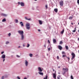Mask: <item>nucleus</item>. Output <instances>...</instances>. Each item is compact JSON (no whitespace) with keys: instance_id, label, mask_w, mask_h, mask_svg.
<instances>
[{"instance_id":"nucleus-37","label":"nucleus","mask_w":79,"mask_h":79,"mask_svg":"<svg viewBox=\"0 0 79 79\" xmlns=\"http://www.w3.org/2000/svg\"><path fill=\"white\" fill-rule=\"evenodd\" d=\"M17 79H21V78L19 77V76H18L17 77Z\"/></svg>"},{"instance_id":"nucleus-16","label":"nucleus","mask_w":79,"mask_h":79,"mask_svg":"<svg viewBox=\"0 0 79 79\" xmlns=\"http://www.w3.org/2000/svg\"><path fill=\"white\" fill-rule=\"evenodd\" d=\"M1 15L3 16H7V15L4 14H2Z\"/></svg>"},{"instance_id":"nucleus-29","label":"nucleus","mask_w":79,"mask_h":79,"mask_svg":"<svg viewBox=\"0 0 79 79\" xmlns=\"http://www.w3.org/2000/svg\"><path fill=\"white\" fill-rule=\"evenodd\" d=\"M66 57V55H63L62 56V57L63 58H64V57Z\"/></svg>"},{"instance_id":"nucleus-26","label":"nucleus","mask_w":79,"mask_h":79,"mask_svg":"<svg viewBox=\"0 0 79 79\" xmlns=\"http://www.w3.org/2000/svg\"><path fill=\"white\" fill-rule=\"evenodd\" d=\"M73 17H72L71 16V17H70L69 18V19H73Z\"/></svg>"},{"instance_id":"nucleus-57","label":"nucleus","mask_w":79,"mask_h":79,"mask_svg":"<svg viewBox=\"0 0 79 79\" xmlns=\"http://www.w3.org/2000/svg\"><path fill=\"white\" fill-rule=\"evenodd\" d=\"M57 79H60V77H57Z\"/></svg>"},{"instance_id":"nucleus-41","label":"nucleus","mask_w":79,"mask_h":79,"mask_svg":"<svg viewBox=\"0 0 79 79\" xmlns=\"http://www.w3.org/2000/svg\"><path fill=\"white\" fill-rule=\"evenodd\" d=\"M77 3L79 5V0H77Z\"/></svg>"},{"instance_id":"nucleus-54","label":"nucleus","mask_w":79,"mask_h":79,"mask_svg":"<svg viewBox=\"0 0 79 79\" xmlns=\"http://www.w3.org/2000/svg\"><path fill=\"white\" fill-rule=\"evenodd\" d=\"M58 74H60V72H59L58 73Z\"/></svg>"},{"instance_id":"nucleus-24","label":"nucleus","mask_w":79,"mask_h":79,"mask_svg":"<svg viewBox=\"0 0 79 79\" xmlns=\"http://www.w3.org/2000/svg\"><path fill=\"white\" fill-rule=\"evenodd\" d=\"M30 46V44H27V48H28Z\"/></svg>"},{"instance_id":"nucleus-15","label":"nucleus","mask_w":79,"mask_h":79,"mask_svg":"<svg viewBox=\"0 0 79 79\" xmlns=\"http://www.w3.org/2000/svg\"><path fill=\"white\" fill-rule=\"evenodd\" d=\"M54 11L56 13H58V9H54Z\"/></svg>"},{"instance_id":"nucleus-11","label":"nucleus","mask_w":79,"mask_h":79,"mask_svg":"<svg viewBox=\"0 0 79 79\" xmlns=\"http://www.w3.org/2000/svg\"><path fill=\"white\" fill-rule=\"evenodd\" d=\"M38 73L40 75H41V76L44 75V73L42 72H38Z\"/></svg>"},{"instance_id":"nucleus-18","label":"nucleus","mask_w":79,"mask_h":79,"mask_svg":"<svg viewBox=\"0 0 79 79\" xmlns=\"http://www.w3.org/2000/svg\"><path fill=\"white\" fill-rule=\"evenodd\" d=\"M20 24H21V26H24V24H23V22H20Z\"/></svg>"},{"instance_id":"nucleus-44","label":"nucleus","mask_w":79,"mask_h":79,"mask_svg":"<svg viewBox=\"0 0 79 79\" xmlns=\"http://www.w3.org/2000/svg\"><path fill=\"white\" fill-rule=\"evenodd\" d=\"M66 57L69 60L70 59L69 57H67V56H66Z\"/></svg>"},{"instance_id":"nucleus-43","label":"nucleus","mask_w":79,"mask_h":79,"mask_svg":"<svg viewBox=\"0 0 79 79\" xmlns=\"http://www.w3.org/2000/svg\"><path fill=\"white\" fill-rule=\"evenodd\" d=\"M4 53V52L3 51L1 52V54L2 55V54H3Z\"/></svg>"},{"instance_id":"nucleus-19","label":"nucleus","mask_w":79,"mask_h":79,"mask_svg":"<svg viewBox=\"0 0 79 79\" xmlns=\"http://www.w3.org/2000/svg\"><path fill=\"white\" fill-rule=\"evenodd\" d=\"M64 29L62 31H61L60 32V33H61V34H63V33H64Z\"/></svg>"},{"instance_id":"nucleus-5","label":"nucleus","mask_w":79,"mask_h":79,"mask_svg":"<svg viewBox=\"0 0 79 79\" xmlns=\"http://www.w3.org/2000/svg\"><path fill=\"white\" fill-rule=\"evenodd\" d=\"M25 64L26 66L27 67L28 66V64H29V62L27 61V60H25Z\"/></svg>"},{"instance_id":"nucleus-42","label":"nucleus","mask_w":79,"mask_h":79,"mask_svg":"<svg viewBox=\"0 0 79 79\" xmlns=\"http://www.w3.org/2000/svg\"><path fill=\"white\" fill-rule=\"evenodd\" d=\"M48 43H49V44L50 43V40H48Z\"/></svg>"},{"instance_id":"nucleus-9","label":"nucleus","mask_w":79,"mask_h":79,"mask_svg":"<svg viewBox=\"0 0 79 79\" xmlns=\"http://www.w3.org/2000/svg\"><path fill=\"white\" fill-rule=\"evenodd\" d=\"M20 5L21 6H24V4L23 2H21L20 3Z\"/></svg>"},{"instance_id":"nucleus-45","label":"nucleus","mask_w":79,"mask_h":79,"mask_svg":"<svg viewBox=\"0 0 79 79\" xmlns=\"http://www.w3.org/2000/svg\"><path fill=\"white\" fill-rule=\"evenodd\" d=\"M5 78H6V77H8V76L6 75L5 76Z\"/></svg>"},{"instance_id":"nucleus-51","label":"nucleus","mask_w":79,"mask_h":79,"mask_svg":"<svg viewBox=\"0 0 79 79\" xmlns=\"http://www.w3.org/2000/svg\"><path fill=\"white\" fill-rule=\"evenodd\" d=\"M23 47H25V45H24V44H23Z\"/></svg>"},{"instance_id":"nucleus-25","label":"nucleus","mask_w":79,"mask_h":79,"mask_svg":"<svg viewBox=\"0 0 79 79\" xmlns=\"http://www.w3.org/2000/svg\"><path fill=\"white\" fill-rule=\"evenodd\" d=\"M76 28H75V30H73V32H76Z\"/></svg>"},{"instance_id":"nucleus-52","label":"nucleus","mask_w":79,"mask_h":79,"mask_svg":"<svg viewBox=\"0 0 79 79\" xmlns=\"http://www.w3.org/2000/svg\"><path fill=\"white\" fill-rule=\"evenodd\" d=\"M32 9L34 10L35 9L34 8V7L32 8Z\"/></svg>"},{"instance_id":"nucleus-36","label":"nucleus","mask_w":79,"mask_h":79,"mask_svg":"<svg viewBox=\"0 0 79 79\" xmlns=\"http://www.w3.org/2000/svg\"><path fill=\"white\" fill-rule=\"evenodd\" d=\"M9 41H7L6 43V44H9Z\"/></svg>"},{"instance_id":"nucleus-61","label":"nucleus","mask_w":79,"mask_h":79,"mask_svg":"<svg viewBox=\"0 0 79 79\" xmlns=\"http://www.w3.org/2000/svg\"><path fill=\"white\" fill-rule=\"evenodd\" d=\"M37 0H34L35 1H37Z\"/></svg>"},{"instance_id":"nucleus-27","label":"nucleus","mask_w":79,"mask_h":79,"mask_svg":"<svg viewBox=\"0 0 79 79\" xmlns=\"http://www.w3.org/2000/svg\"><path fill=\"white\" fill-rule=\"evenodd\" d=\"M65 47V48L67 49V50H68L69 49V48H68V46H66Z\"/></svg>"},{"instance_id":"nucleus-6","label":"nucleus","mask_w":79,"mask_h":79,"mask_svg":"<svg viewBox=\"0 0 79 79\" xmlns=\"http://www.w3.org/2000/svg\"><path fill=\"white\" fill-rule=\"evenodd\" d=\"M6 57V55H5V54H2V55L1 58L2 59L5 58Z\"/></svg>"},{"instance_id":"nucleus-34","label":"nucleus","mask_w":79,"mask_h":79,"mask_svg":"<svg viewBox=\"0 0 79 79\" xmlns=\"http://www.w3.org/2000/svg\"><path fill=\"white\" fill-rule=\"evenodd\" d=\"M57 60H59V59H60V57H59V56H57Z\"/></svg>"},{"instance_id":"nucleus-7","label":"nucleus","mask_w":79,"mask_h":79,"mask_svg":"<svg viewBox=\"0 0 79 79\" xmlns=\"http://www.w3.org/2000/svg\"><path fill=\"white\" fill-rule=\"evenodd\" d=\"M38 71H39V72H42V70L41 69V68L40 67H38Z\"/></svg>"},{"instance_id":"nucleus-2","label":"nucleus","mask_w":79,"mask_h":79,"mask_svg":"<svg viewBox=\"0 0 79 79\" xmlns=\"http://www.w3.org/2000/svg\"><path fill=\"white\" fill-rule=\"evenodd\" d=\"M26 27L27 29L29 30L30 29V23H27L26 25Z\"/></svg>"},{"instance_id":"nucleus-53","label":"nucleus","mask_w":79,"mask_h":79,"mask_svg":"<svg viewBox=\"0 0 79 79\" xmlns=\"http://www.w3.org/2000/svg\"><path fill=\"white\" fill-rule=\"evenodd\" d=\"M18 3L19 4V5H20V2H18Z\"/></svg>"},{"instance_id":"nucleus-46","label":"nucleus","mask_w":79,"mask_h":79,"mask_svg":"<svg viewBox=\"0 0 79 79\" xmlns=\"http://www.w3.org/2000/svg\"><path fill=\"white\" fill-rule=\"evenodd\" d=\"M13 56H14L13 55L11 56V58H13Z\"/></svg>"},{"instance_id":"nucleus-10","label":"nucleus","mask_w":79,"mask_h":79,"mask_svg":"<svg viewBox=\"0 0 79 79\" xmlns=\"http://www.w3.org/2000/svg\"><path fill=\"white\" fill-rule=\"evenodd\" d=\"M60 6H63V1L60 2Z\"/></svg>"},{"instance_id":"nucleus-40","label":"nucleus","mask_w":79,"mask_h":79,"mask_svg":"<svg viewBox=\"0 0 79 79\" xmlns=\"http://www.w3.org/2000/svg\"><path fill=\"white\" fill-rule=\"evenodd\" d=\"M25 18L26 20H28V19H27V18L26 17H25Z\"/></svg>"},{"instance_id":"nucleus-13","label":"nucleus","mask_w":79,"mask_h":79,"mask_svg":"<svg viewBox=\"0 0 79 79\" xmlns=\"http://www.w3.org/2000/svg\"><path fill=\"white\" fill-rule=\"evenodd\" d=\"M39 22L40 24V25H42V24L43 23H42V21L39 20Z\"/></svg>"},{"instance_id":"nucleus-33","label":"nucleus","mask_w":79,"mask_h":79,"mask_svg":"<svg viewBox=\"0 0 79 79\" xmlns=\"http://www.w3.org/2000/svg\"><path fill=\"white\" fill-rule=\"evenodd\" d=\"M63 44V42H62V41H60V42L59 44Z\"/></svg>"},{"instance_id":"nucleus-49","label":"nucleus","mask_w":79,"mask_h":79,"mask_svg":"<svg viewBox=\"0 0 79 79\" xmlns=\"http://www.w3.org/2000/svg\"><path fill=\"white\" fill-rule=\"evenodd\" d=\"M18 48H21V46H19V47H18Z\"/></svg>"},{"instance_id":"nucleus-22","label":"nucleus","mask_w":79,"mask_h":79,"mask_svg":"<svg viewBox=\"0 0 79 79\" xmlns=\"http://www.w3.org/2000/svg\"><path fill=\"white\" fill-rule=\"evenodd\" d=\"M15 21L16 23H18V20L17 19H16L15 20Z\"/></svg>"},{"instance_id":"nucleus-21","label":"nucleus","mask_w":79,"mask_h":79,"mask_svg":"<svg viewBox=\"0 0 79 79\" xmlns=\"http://www.w3.org/2000/svg\"><path fill=\"white\" fill-rule=\"evenodd\" d=\"M47 78H48V76H47V75H46L45 76V77L44 78V79H47Z\"/></svg>"},{"instance_id":"nucleus-17","label":"nucleus","mask_w":79,"mask_h":79,"mask_svg":"<svg viewBox=\"0 0 79 79\" xmlns=\"http://www.w3.org/2000/svg\"><path fill=\"white\" fill-rule=\"evenodd\" d=\"M50 47L49 48H48V51H50V50H51V48H52V47H51V45L50 46Z\"/></svg>"},{"instance_id":"nucleus-32","label":"nucleus","mask_w":79,"mask_h":79,"mask_svg":"<svg viewBox=\"0 0 79 79\" xmlns=\"http://www.w3.org/2000/svg\"><path fill=\"white\" fill-rule=\"evenodd\" d=\"M45 7H46V9H47V8H48V6L47 5H46Z\"/></svg>"},{"instance_id":"nucleus-58","label":"nucleus","mask_w":79,"mask_h":79,"mask_svg":"<svg viewBox=\"0 0 79 79\" xmlns=\"http://www.w3.org/2000/svg\"><path fill=\"white\" fill-rule=\"evenodd\" d=\"M71 24H72V25H73V23H71Z\"/></svg>"},{"instance_id":"nucleus-60","label":"nucleus","mask_w":79,"mask_h":79,"mask_svg":"<svg viewBox=\"0 0 79 79\" xmlns=\"http://www.w3.org/2000/svg\"><path fill=\"white\" fill-rule=\"evenodd\" d=\"M53 71H55V70L54 69H53Z\"/></svg>"},{"instance_id":"nucleus-23","label":"nucleus","mask_w":79,"mask_h":79,"mask_svg":"<svg viewBox=\"0 0 79 79\" xmlns=\"http://www.w3.org/2000/svg\"><path fill=\"white\" fill-rule=\"evenodd\" d=\"M2 21V22H5V21H6V19H3Z\"/></svg>"},{"instance_id":"nucleus-20","label":"nucleus","mask_w":79,"mask_h":79,"mask_svg":"<svg viewBox=\"0 0 79 79\" xmlns=\"http://www.w3.org/2000/svg\"><path fill=\"white\" fill-rule=\"evenodd\" d=\"M33 56V54L31 53H30L29 54V56L30 57H32V56Z\"/></svg>"},{"instance_id":"nucleus-59","label":"nucleus","mask_w":79,"mask_h":79,"mask_svg":"<svg viewBox=\"0 0 79 79\" xmlns=\"http://www.w3.org/2000/svg\"><path fill=\"white\" fill-rule=\"evenodd\" d=\"M77 40H79V38H78V39H77Z\"/></svg>"},{"instance_id":"nucleus-8","label":"nucleus","mask_w":79,"mask_h":79,"mask_svg":"<svg viewBox=\"0 0 79 79\" xmlns=\"http://www.w3.org/2000/svg\"><path fill=\"white\" fill-rule=\"evenodd\" d=\"M58 48L59 49H60V50H62V49L63 48H62V47L60 45L58 46Z\"/></svg>"},{"instance_id":"nucleus-4","label":"nucleus","mask_w":79,"mask_h":79,"mask_svg":"<svg viewBox=\"0 0 79 79\" xmlns=\"http://www.w3.org/2000/svg\"><path fill=\"white\" fill-rule=\"evenodd\" d=\"M71 55L72 56V57L71 58V60H73L74 58H75V57L76 56V55H75V54L74 52H72L71 53Z\"/></svg>"},{"instance_id":"nucleus-31","label":"nucleus","mask_w":79,"mask_h":79,"mask_svg":"<svg viewBox=\"0 0 79 79\" xmlns=\"http://www.w3.org/2000/svg\"><path fill=\"white\" fill-rule=\"evenodd\" d=\"M16 56H17V58H19L20 57V56H19V55H16Z\"/></svg>"},{"instance_id":"nucleus-55","label":"nucleus","mask_w":79,"mask_h":79,"mask_svg":"<svg viewBox=\"0 0 79 79\" xmlns=\"http://www.w3.org/2000/svg\"><path fill=\"white\" fill-rule=\"evenodd\" d=\"M44 47H46V46H45V45H44Z\"/></svg>"},{"instance_id":"nucleus-38","label":"nucleus","mask_w":79,"mask_h":79,"mask_svg":"<svg viewBox=\"0 0 79 79\" xmlns=\"http://www.w3.org/2000/svg\"><path fill=\"white\" fill-rule=\"evenodd\" d=\"M1 79H4V76H2V77H1Z\"/></svg>"},{"instance_id":"nucleus-50","label":"nucleus","mask_w":79,"mask_h":79,"mask_svg":"<svg viewBox=\"0 0 79 79\" xmlns=\"http://www.w3.org/2000/svg\"><path fill=\"white\" fill-rule=\"evenodd\" d=\"M38 32H40V29H38Z\"/></svg>"},{"instance_id":"nucleus-47","label":"nucleus","mask_w":79,"mask_h":79,"mask_svg":"<svg viewBox=\"0 0 79 79\" xmlns=\"http://www.w3.org/2000/svg\"><path fill=\"white\" fill-rule=\"evenodd\" d=\"M31 19H28V21H30Z\"/></svg>"},{"instance_id":"nucleus-14","label":"nucleus","mask_w":79,"mask_h":79,"mask_svg":"<svg viewBox=\"0 0 79 79\" xmlns=\"http://www.w3.org/2000/svg\"><path fill=\"white\" fill-rule=\"evenodd\" d=\"M53 41L54 44H55L56 42V41L55 39H53Z\"/></svg>"},{"instance_id":"nucleus-39","label":"nucleus","mask_w":79,"mask_h":79,"mask_svg":"<svg viewBox=\"0 0 79 79\" xmlns=\"http://www.w3.org/2000/svg\"><path fill=\"white\" fill-rule=\"evenodd\" d=\"M2 59H3V62H4V61H5V58H3Z\"/></svg>"},{"instance_id":"nucleus-28","label":"nucleus","mask_w":79,"mask_h":79,"mask_svg":"<svg viewBox=\"0 0 79 79\" xmlns=\"http://www.w3.org/2000/svg\"><path fill=\"white\" fill-rule=\"evenodd\" d=\"M62 54H64V55H66V53H65V52H62Z\"/></svg>"},{"instance_id":"nucleus-62","label":"nucleus","mask_w":79,"mask_h":79,"mask_svg":"<svg viewBox=\"0 0 79 79\" xmlns=\"http://www.w3.org/2000/svg\"><path fill=\"white\" fill-rule=\"evenodd\" d=\"M78 24L79 25V22L78 23Z\"/></svg>"},{"instance_id":"nucleus-3","label":"nucleus","mask_w":79,"mask_h":79,"mask_svg":"<svg viewBox=\"0 0 79 79\" xmlns=\"http://www.w3.org/2000/svg\"><path fill=\"white\" fill-rule=\"evenodd\" d=\"M68 68H63L62 70L63 71H64V73H62V74L63 75H64V74H66V72H68Z\"/></svg>"},{"instance_id":"nucleus-12","label":"nucleus","mask_w":79,"mask_h":79,"mask_svg":"<svg viewBox=\"0 0 79 79\" xmlns=\"http://www.w3.org/2000/svg\"><path fill=\"white\" fill-rule=\"evenodd\" d=\"M53 78H54L55 79H56V75L55 74V73L53 74Z\"/></svg>"},{"instance_id":"nucleus-35","label":"nucleus","mask_w":79,"mask_h":79,"mask_svg":"<svg viewBox=\"0 0 79 79\" xmlns=\"http://www.w3.org/2000/svg\"><path fill=\"white\" fill-rule=\"evenodd\" d=\"M8 35L10 37L11 35V33H10L8 34Z\"/></svg>"},{"instance_id":"nucleus-1","label":"nucleus","mask_w":79,"mask_h":79,"mask_svg":"<svg viewBox=\"0 0 79 79\" xmlns=\"http://www.w3.org/2000/svg\"><path fill=\"white\" fill-rule=\"evenodd\" d=\"M18 33L20 35L21 37V40H23L24 39V31H23L19 30Z\"/></svg>"},{"instance_id":"nucleus-56","label":"nucleus","mask_w":79,"mask_h":79,"mask_svg":"<svg viewBox=\"0 0 79 79\" xmlns=\"http://www.w3.org/2000/svg\"><path fill=\"white\" fill-rule=\"evenodd\" d=\"M58 68H60V66H59V67H58Z\"/></svg>"},{"instance_id":"nucleus-30","label":"nucleus","mask_w":79,"mask_h":79,"mask_svg":"<svg viewBox=\"0 0 79 79\" xmlns=\"http://www.w3.org/2000/svg\"><path fill=\"white\" fill-rule=\"evenodd\" d=\"M71 79H74V78L73 77L72 75L71 76Z\"/></svg>"},{"instance_id":"nucleus-48","label":"nucleus","mask_w":79,"mask_h":79,"mask_svg":"<svg viewBox=\"0 0 79 79\" xmlns=\"http://www.w3.org/2000/svg\"><path fill=\"white\" fill-rule=\"evenodd\" d=\"M27 79V78H26V77H25L23 78V79Z\"/></svg>"}]
</instances>
